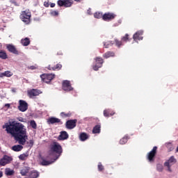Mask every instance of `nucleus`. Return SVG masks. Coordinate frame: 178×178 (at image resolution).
I'll return each instance as SVG.
<instances>
[{"mask_svg": "<svg viewBox=\"0 0 178 178\" xmlns=\"http://www.w3.org/2000/svg\"><path fill=\"white\" fill-rule=\"evenodd\" d=\"M3 129H6V131L8 134H10L12 137H14L15 141H18L21 145L26 144V140H27V129L21 122L16 121H12L5 123L2 127Z\"/></svg>", "mask_w": 178, "mask_h": 178, "instance_id": "nucleus-1", "label": "nucleus"}, {"mask_svg": "<svg viewBox=\"0 0 178 178\" xmlns=\"http://www.w3.org/2000/svg\"><path fill=\"white\" fill-rule=\"evenodd\" d=\"M63 152V149L62 146L58 142H53L50 144L49 147V151L47 152L48 156H46L47 159H53V161H49L44 159L42 156H40V159H41L40 165L42 166H48L51 163H54L56 159H59V156L62 155Z\"/></svg>", "mask_w": 178, "mask_h": 178, "instance_id": "nucleus-2", "label": "nucleus"}, {"mask_svg": "<svg viewBox=\"0 0 178 178\" xmlns=\"http://www.w3.org/2000/svg\"><path fill=\"white\" fill-rule=\"evenodd\" d=\"M19 17L25 24H30V22H31V13L29 10L22 11Z\"/></svg>", "mask_w": 178, "mask_h": 178, "instance_id": "nucleus-3", "label": "nucleus"}, {"mask_svg": "<svg viewBox=\"0 0 178 178\" xmlns=\"http://www.w3.org/2000/svg\"><path fill=\"white\" fill-rule=\"evenodd\" d=\"M177 162V160H176L174 156H172L168 161L164 163V166H165V168H168V171L172 173V168H172V166H173V165H175V163H176Z\"/></svg>", "mask_w": 178, "mask_h": 178, "instance_id": "nucleus-4", "label": "nucleus"}, {"mask_svg": "<svg viewBox=\"0 0 178 178\" xmlns=\"http://www.w3.org/2000/svg\"><path fill=\"white\" fill-rule=\"evenodd\" d=\"M156 149H158V147L154 146L153 147V149H152V151H150L148 154H147V160L149 161V162H150L151 163L155 162V156H156Z\"/></svg>", "mask_w": 178, "mask_h": 178, "instance_id": "nucleus-5", "label": "nucleus"}, {"mask_svg": "<svg viewBox=\"0 0 178 178\" xmlns=\"http://www.w3.org/2000/svg\"><path fill=\"white\" fill-rule=\"evenodd\" d=\"M56 76L55 74H43L40 75V78L44 83H49L54 80Z\"/></svg>", "mask_w": 178, "mask_h": 178, "instance_id": "nucleus-6", "label": "nucleus"}, {"mask_svg": "<svg viewBox=\"0 0 178 178\" xmlns=\"http://www.w3.org/2000/svg\"><path fill=\"white\" fill-rule=\"evenodd\" d=\"M58 6H64L65 8H70L73 5V0H58L57 1Z\"/></svg>", "mask_w": 178, "mask_h": 178, "instance_id": "nucleus-7", "label": "nucleus"}, {"mask_svg": "<svg viewBox=\"0 0 178 178\" xmlns=\"http://www.w3.org/2000/svg\"><path fill=\"white\" fill-rule=\"evenodd\" d=\"M95 60V65L93 66V70L97 71L104 65V59L101 57H97Z\"/></svg>", "mask_w": 178, "mask_h": 178, "instance_id": "nucleus-8", "label": "nucleus"}, {"mask_svg": "<svg viewBox=\"0 0 178 178\" xmlns=\"http://www.w3.org/2000/svg\"><path fill=\"white\" fill-rule=\"evenodd\" d=\"M40 94H42V92L38 89H31L28 90V97H29V98H35V97H38Z\"/></svg>", "mask_w": 178, "mask_h": 178, "instance_id": "nucleus-9", "label": "nucleus"}, {"mask_svg": "<svg viewBox=\"0 0 178 178\" xmlns=\"http://www.w3.org/2000/svg\"><path fill=\"white\" fill-rule=\"evenodd\" d=\"M18 109L21 112H26V111L29 109V104H27L24 100H19Z\"/></svg>", "mask_w": 178, "mask_h": 178, "instance_id": "nucleus-10", "label": "nucleus"}, {"mask_svg": "<svg viewBox=\"0 0 178 178\" xmlns=\"http://www.w3.org/2000/svg\"><path fill=\"white\" fill-rule=\"evenodd\" d=\"M77 124V120L76 119L74 120H69L65 123V127L66 129H68V130H72L76 127Z\"/></svg>", "mask_w": 178, "mask_h": 178, "instance_id": "nucleus-11", "label": "nucleus"}, {"mask_svg": "<svg viewBox=\"0 0 178 178\" xmlns=\"http://www.w3.org/2000/svg\"><path fill=\"white\" fill-rule=\"evenodd\" d=\"M13 161V159L8 155H4L1 159H0L1 166H5L8 163H10Z\"/></svg>", "mask_w": 178, "mask_h": 178, "instance_id": "nucleus-12", "label": "nucleus"}, {"mask_svg": "<svg viewBox=\"0 0 178 178\" xmlns=\"http://www.w3.org/2000/svg\"><path fill=\"white\" fill-rule=\"evenodd\" d=\"M116 17V15L113 13H106L103 15V20L104 22H111V20H113Z\"/></svg>", "mask_w": 178, "mask_h": 178, "instance_id": "nucleus-13", "label": "nucleus"}, {"mask_svg": "<svg viewBox=\"0 0 178 178\" xmlns=\"http://www.w3.org/2000/svg\"><path fill=\"white\" fill-rule=\"evenodd\" d=\"M62 87H63V90L64 91H67V92H69V91H73V87H72V84L69 81H64L63 82Z\"/></svg>", "mask_w": 178, "mask_h": 178, "instance_id": "nucleus-14", "label": "nucleus"}, {"mask_svg": "<svg viewBox=\"0 0 178 178\" xmlns=\"http://www.w3.org/2000/svg\"><path fill=\"white\" fill-rule=\"evenodd\" d=\"M7 49L9 52H11V54H14V55H19L20 54L17 49H16V47L13 44H8Z\"/></svg>", "mask_w": 178, "mask_h": 178, "instance_id": "nucleus-15", "label": "nucleus"}, {"mask_svg": "<svg viewBox=\"0 0 178 178\" xmlns=\"http://www.w3.org/2000/svg\"><path fill=\"white\" fill-rule=\"evenodd\" d=\"M69 138V134L66 131H63L60 133V135L58 137V140L60 141H63L64 140H67Z\"/></svg>", "mask_w": 178, "mask_h": 178, "instance_id": "nucleus-16", "label": "nucleus"}, {"mask_svg": "<svg viewBox=\"0 0 178 178\" xmlns=\"http://www.w3.org/2000/svg\"><path fill=\"white\" fill-rule=\"evenodd\" d=\"M143 34H144V31H137L134 35L133 38L134 41H138L140 40H143Z\"/></svg>", "mask_w": 178, "mask_h": 178, "instance_id": "nucleus-17", "label": "nucleus"}, {"mask_svg": "<svg viewBox=\"0 0 178 178\" xmlns=\"http://www.w3.org/2000/svg\"><path fill=\"white\" fill-rule=\"evenodd\" d=\"M48 70H60L62 69V65L60 63H58L56 65L53 64L48 65L47 67Z\"/></svg>", "mask_w": 178, "mask_h": 178, "instance_id": "nucleus-18", "label": "nucleus"}, {"mask_svg": "<svg viewBox=\"0 0 178 178\" xmlns=\"http://www.w3.org/2000/svg\"><path fill=\"white\" fill-rule=\"evenodd\" d=\"M40 176V173L38 171L32 170L25 178H38Z\"/></svg>", "mask_w": 178, "mask_h": 178, "instance_id": "nucleus-19", "label": "nucleus"}, {"mask_svg": "<svg viewBox=\"0 0 178 178\" xmlns=\"http://www.w3.org/2000/svg\"><path fill=\"white\" fill-rule=\"evenodd\" d=\"M48 124H55V123H60V119L55 117H51L47 120Z\"/></svg>", "mask_w": 178, "mask_h": 178, "instance_id": "nucleus-20", "label": "nucleus"}, {"mask_svg": "<svg viewBox=\"0 0 178 178\" xmlns=\"http://www.w3.org/2000/svg\"><path fill=\"white\" fill-rule=\"evenodd\" d=\"M113 44H115V47H117L118 48H120L121 47H123V45H124L122 40H120L118 38L114 39V42H113Z\"/></svg>", "mask_w": 178, "mask_h": 178, "instance_id": "nucleus-21", "label": "nucleus"}, {"mask_svg": "<svg viewBox=\"0 0 178 178\" xmlns=\"http://www.w3.org/2000/svg\"><path fill=\"white\" fill-rule=\"evenodd\" d=\"M11 149L13 151H15V152H20L22 149H23V146L22 145H16L11 147Z\"/></svg>", "mask_w": 178, "mask_h": 178, "instance_id": "nucleus-22", "label": "nucleus"}, {"mask_svg": "<svg viewBox=\"0 0 178 178\" xmlns=\"http://www.w3.org/2000/svg\"><path fill=\"white\" fill-rule=\"evenodd\" d=\"M30 172V167H24L20 170L22 176H27V173Z\"/></svg>", "mask_w": 178, "mask_h": 178, "instance_id": "nucleus-23", "label": "nucleus"}, {"mask_svg": "<svg viewBox=\"0 0 178 178\" xmlns=\"http://www.w3.org/2000/svg\"><path fill=\"white\" fill-rule=\"evenodd\" d=\"M21 44H22L24 47H29V45H30V38H25L22 39Z\"/></svg>", "mask_w": 178, "mask_h": 178, "instance_id": "nucleus-24", "label": "nucleus"}, {"mask_svg": "<svg viewBox=\"0 0 178 178\" xmlns=\"http://www.w3.org/2000/svg\"><path fill=\"white\" fill-rule=\"evenodd\" d=\"M93 134H99L101 133V125L97 124L93 127L92 129Z\"/></svg>", "mask_w": 178, "mask_h": 178, "instance_id": "nucleus-25", "label": "nucleus"}, {"mask_svg": "<svg viewBox=\"0 0 178 178\" xmlns=\"http://www.w3.org/2000/svg\"><path fill=\"white\" fill-rule=\"evenodd\" d=\"M115 56V52L113 51H107L103 55V58L108 59V58H111Z\"/></svg>", "mask_w": 178, "mask_h": 178, "instance_id": "nucleus-26", "label": "nucleus"}, {"mask_svg": "<svg viewBox=\"0 0 178 178\" xmlns=\"http://www.w3.org/2000/svg\"><path fill=\"white\" fill-rule=\"evenodd\" d=\"M79 138L81 141H86V140H88V135L86 133H81L79 136Z\"/></svg>", "mask_w": 178, "mask_h": 178, "instance_id": "nucleus-27", "label": "nucleus"}, {"mask_svg": "<svg viewBox=\"0 0 178 178\" xmlns=\"http://www.w3.org/2000/svg\"><path fill=\"white\" fill-rule=\"evenodd\" d=\"M19 159L20 161H26L27 158H29V153H24L22 154H20L19 156H18Z\"/></svg>", "mask_w": 178, "mask_h": 178, "instance_id": "nucleus-28", "label": "nucleus"}, {"mask_svg": "<svg viewBox=\"0 0 178 178\" xmlns=\"http://www.w3.org/2000/svg\"><path fill=\"white\" fill-rule=\"evenodd\" d=\"M60 115L61 118H63V119H66V118H70L72 116V113L61 112Z\"/></svg>", "mask_w": 178, "mask_h": 178, "instance_id": "nucleus-29", "label": "nucleus"}, {"mask_svg": "<svg viewBox=\"0 0 178 178\" xmlns=\"http://www.w3.org/2000/svg\"><path fill=\"white\" fill-rule=\"evenodd\" d=\"M5 175H6V176H13V175H15V171L13 170H10V168H6Z\"/></svg>", "mask_w": 178, "mask_h": 178, "instance_id": "nucleus-30", "label": "nucleus"}, {"mask_svg": "<svg viewBox=\"0 0 178 178\" xmlns=\"http://www.w3.org/2000/svg\"><path fill=\"white\" fill-rule=\"evenodd\" d=\"M122 42H127V41H130V38H129V34L126 33L124 36H122L121 38Z\"/></svg>", "mask_w": 178, "mask_h": 178, "instance_id": "nucleus-31", "label": "nucleus"}, {"mask_svg": "<svg viewBox=\"0 0 178 178\" xmlns=\"http://www.w3.org/2000/svg\"><path fill=\"white\" fill-rule=\"evenodd\" d=\"M0 58L1 59H8V54H6V52L4 51H0Z\"/></svg>", "mask_w": 178, "mask_h": 178, "instance_id": "nucleus-32", "label": "nucleus"}, {"mask_svg": "<svg viewBox=\"0 0 178 178\" xmlns=\"http://www.w3.org/2000/svg\"><path fill=\"white\" fill-rule=\"evenodd\" d=\"M114 113H111V112L109 111V110H104V116H105V118H109L110 116H113Z\"/></svg>", "mask_w": 178, "mask_h": 178, "instance_id": "nucleus-33", "label": "nucleus"}, {"mask_svg": "<svg viewBox=\"0 0 178 178\" xmlns=\"http://www.w3.org/2000/svg\"><path fill=\"white\" fill-rule=\"evenodd\" d=\"M127 140H129V138L127 136H124L122 139H120V144L122 145L126 144V143H127Z\"/></svg>", "mask_w": 178, "mask_h": 178, "instance_id": "nucleus-34", "label": "nucleus"}, {"mask_svg": "<svg viewBox=\"0 0 178 178\" xmlns=\"http://www.w3.org/2000/svg\"><path fill=\"white\" fill-rule=\"evenodd\" d=\"M104 15H102V13H95L94 14V17H95V19H103Z\"/></svg>", "mask_w": 178, "mask_h": 178, "instance_id": "nucleus-35", "label": "nucleus"}, {"mask_svg": "<svg viewBox=\"0 0 178 178\" xmlns=\"http://www.w3.org/2000/svg\"><path fill=\"white\" fill-rule=\"evenodd\" d=\"M113 42H112V41H108V42H104V48H108L109 47H111V45H113Z\"/></svg>", "mask_w": 178, "mask_h": 178, "instance_id": "nucleus-36", "label": "nucleus"}, {"mask_svg": "<svg viewBox=\"0 0 178 178\" xmlns=\"http://www.w3.org/2000/svg\"><path fill=\"white\" fill-rule=\"evenodd\" d=\"M13 76V73L10 71H5L4 72V76L5 77H12Z\"/></svg>", "mask_w": 178, "mask_h": 178, "instance_id": "nucleus-37", "label": "nucleus"}, {"mask_svg": "<svg viewBox=\"0 0 178 178\" xmlns=\"http://www.w3.org/2000/svg\"><path fill=\"white\" fill-rule=\"evenodd\" d=\"M156 170L158 172H163V165L162 164H157Z\"/></svg>", "mask_w": 178, "mask_h": 178, "instance_id": "nucleus-38", "label": "nucleus"}, {"mask_svg": "<svg viewBox=\"0 0 178 178\" xmlns=\"http://www.w3.org/2000/svg\"><path fill=\"white\" fill-rule=\"evenodd\" d=\"M166 147L168 149V152H170L174 149L173 145H172V143H167Z\"/></svg>", "mask_w": 178, "mask_h": 178, "instance_id": "nucleus-39", "label": "nucleus"}, {"mask_svg": "<svg viewBox=\"0 0 178 178\" xmlns=\"http://www.w3.org/2000/svg\"><path fill=\"white\" fill-rule=\"evenodd\" d=\"M97 168H98L99 172H103V170H104V169H105L104 168V166L102 165V163H98Z\"/></svg>", "mask_w": 178, "mask_h": 178, "instance_id": "nucleus-40", "label": "nucleus"}, {"mask_svg": "<svg viewBox=\"0 0 178 178\" xmlns=\"http://www.w3.org/2000/svg\"><path fill=\"white\" fill-rule=\"evenodd\" d=\"M30 125L32 127V129H37V123L35 120H31L30 122Z\"/></svg>", "mask_w": 178, "mask_h": 178, "instance_id": "nucleus-41", "label": "nucleus"}, {"mask_svg": "<svg viewBox=\"0 0 178 178\" xmlns=\"http://www.w3.org/2000/svg\"><path fill=\"white\" fill-rule=\"evenodd\" d=\"M19 122H22L23 123H26V119L23 118V117H18L17 118Z\"/></svg>", "mask_w": 178, "mask_h": 178, "instance_id": "nucleus-42", "label": "nucleus"}, {"mask_svg": "<svg viewBox=\"0 0 178 178\" xmlns=\"http://www.w3.org/2000/svg\"><path fill=\"white\" fill-rule=\"evenodd\" d=\"M51 15L52 16H58L59 13H58V11L54 10V11H52V12L51 13Z\"/></svg>", "mask_w": 178, "mask_h": 178, "instance_id": "nucleus-43", "label": "nucleus"}, {"mask_svg": "<svg viewBox=\"0 0 178 178\" xmlns=\"http://www.w3.org/2000/svg\"><path fill=\"white\" fill-rule=\"evenodd\" d=\"M28 69H30L31 70H35V69H37V67L34 66V65H31L28 67Z\"/></svg>", "mask_w": 178, "mask_h": 178, "instance_id": "nucleus-44", "label": "nucleus"}, {"mask_svg": "<svg viewBox=\"0 0 178 178\" xmlns=\"http://www.w3.org/2000/svg\"><path fill=\"white\" fill-rule=\"evenodd\" d=\"M4 108H7V109H9V108H10V104H6L4 105Z\"/></svg>", "mask_w": 178, "mask_h": 178, "instance_id": "nucleus-45", "label": "nucleus"}, {"mask_svg": "<svg viewBox=\"0 0 178 178\" xmlns=\"http://www.w3.org/2000/svg\"><path fill=\"white\" fill-rule=\"evenodd\" d=\"M2 77H5V73L4 72L0 73V78L2 79Z\"/></svg>", "mask_w": 178, "mask_h": 178, "instance_id": "nucleus-46", "label": "nucleus"}, {"mask_svg": "<svg viewBox=\"0 0 178 178\" xmlns=\"http://www.w3.org/2000/svg\"><path fill=\"white\" fill-rule=\"evenodd\" d=\"M29 143L31 144V146H33L34 144V141L33 140H30Z\"/></svg>", "mask_w": 178, "mask_h": 178, "instance_id": "nucleus-47", "label": "nucleus"}, {"mask_svg": "<svg viewBox=\"0 0 178 178\" xmlns=\"http://www.w3.org/2000/svg\"><path fill=\"white\" fill-rule=\"evenodd\" d=\"M12 3H14L15 6H19V4L16 1H13Z\"/></svg>", "mask_w": 178, "mask_h": 178, "instance_id": "nucleus-48", "label": "nucleus"}, {"mask_svg": "<svg viewBox=\"0 0 178 178\" xmlns=\"http://www.w3.org/2000/svg\"><path fill=\"white\" fill-rule=\"evenodd\" d=\"M50 6H51V8H55V3H51L50 4Z\"/></svg>", "mask_w": 178, "mask_h": 178, "instance_id": "nucleus-49", "label": "nucleus"}, {"mask_svg": "<svg viewBox=\"0 0 178 178\" xmlns=\"http://www.w3.org/2000/svg\"><path fill=\"white\" fill-rule=\"evenodd\" d=\"M3 176V172L0 170V178Z\"/></svg>", "mask_w": 178, "mask_h": 178, "instance_id": "nucleus-50", "label": "nucleus"}, {"mask_svg": "<svg viewBox=\"0 0 178 178\" xmlns=\"http://www.w3.org/2000/svg\"><path fill=\"white\" fill-rule=\"evenodd\" d=\"M44 6H45L46 8H48V6H49V4H48V3H44Z\"/></svg>", "mask_w": 178, "mask_h": 178, "instance_id": "nucleus-51", "label": "nucleus"}, {"mask_svg": "<svg viewBox=\"0 0 178 178\" xmlns=\"http://www.w3.org/2000/svg\"><path fill=\"white\" fill-rule=\"evenodd\" d=\"M75 2H81V0H74Z\"/></svg>", "mask_w": 178, "mask_h": 178, "instance_id": "nucleus-52", "label": "nucleus"}, {"mask_svg": "<svg viewBox=\"0 0 178 178\" xmlns=\"http://www.w3.org/2000/svg\"><path fill=\"white\" fill-rule=\"evenodd\" d=\"M60 55H63V54L60 53Z\"/></svg>", "mask_w": 178, "mask_h": 178, "instance_id": "nucleus-53", "label": "nucleus"}, {"mask_svg": "<svg viewBox=\"0 0 178 178\" xmlns=\"http://www.w3.org/2000/svg\"><path fill=\"white\" fill-rule=\"evenodd\" d=\"M2 70L0 68V72Z\"/></svg>", "mask_w": 178, "mask_h": 178, "instance_id": "nucleus-54", "label": "nucleus"}]
</instances>
